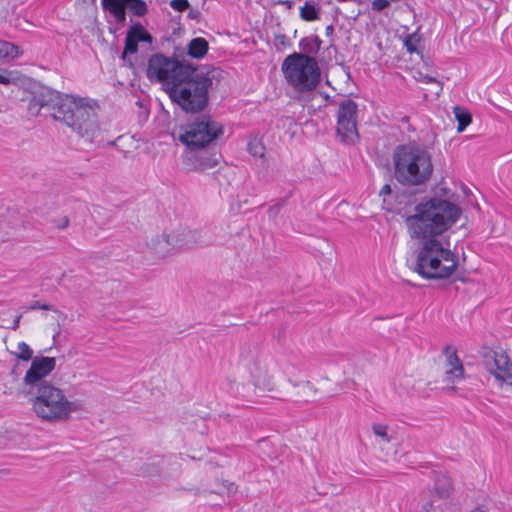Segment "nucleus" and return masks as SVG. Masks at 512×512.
I'll return each mask as SVG.
<instances>
[{
  "mask_svg": "<svg viewBox=\"0 0 512 512\" xmlns=\"http://www.w3.org/2000/svg\"><path fill=\"white\" fill-rule=\"evenodd\" d=\"M456 204L437 197L415 206V213L406 218L411 238L421 242L415 251V261L410 268L427 280L449 278L459 265L458 255L438 236L449 230L461 216Z\"/></svg>",
  "mask_w": 512,
  "mask_h": 512,
  "instance_id": "f257e3e1",
  "label": "nucleus"
},
{
  "mask_svg": "<svg viewBox=\"0 0 512 512\" xmlns=\"http://www.w3.org/2000/svg\"><path fill=\"white\" fill-rule=\"evenodd\" d=\"M222 71L219 68L205 66L201 70L193 65L167 93L171 101L184 112L199 114L209 103V88L213 81H219Z\"/></svg>",
  "mask_w": 512,
  "mask_h": 512,
  "instance_id": "f03ea898",
  "label": "nucleus"
},
{
  "mask_svg": "<svg viewBox=\"0 0 512 512\" xmlns=\"http://www.w3.org/2000/svg\"><path fill=\"white\" fill-rule=\"evenodd\" d=\"M394 178L404 187L426 185L434 166L430 153L416 144H402L393 152Z\"/></svg>",
  "mask_w": 512,
  "mask_h": 512,
  "instance_id": "7ed1b4c3",
  "label": "nucleus"
},
{
  "mask_svg": "<svg viewBox=\"0 0 512 512\" xmlns=\"http://www.w3.org/2000/svg\"><path fill=\"white\" fill-rule=\"evenodd\" d=\"M51 116L70 127L85 141L92 143L99 135L96 112L84 99L57 92Z\"/></svg>",
  "mask_w": 512,
  "mask_h": 512,
  "instance_id": "20e7f679",
  "label": "nucleus"
},
{
  "mask_svg": "<svg viewBox=\"0 0 512 512\" xmlns=\"http://www.w3.org/2000/svg\"><path fill=\"white\" fill-rule=\"evenodd\" d=\"M28 393L33 396L30 400L33 412L43 421H67L77 411L76 402L68 400L64 391L54 384L41 385Z\"/></svg>",
  "mask_w": 512,
  "mask_h": 512,
  "instance_id": "39448f33",
  "label": "nucleus"
},
{
  "mask_svg": "<svg viewBox=\"0 0 512 512\" xmlns=\"http://www.w3.org/2000/svg\"><path fill=\"white\" fill-rule=\"evenodd\" d=\"M282 71L289 85L299 92L314 90L321 77L315 57L305 53L288 55L282 63Z\"/></svg>",
  "mask_w": 512,
  "mask_h": 512,
  "instance_id": "423d86ee",
  "label": "nucleus"
},
{
  "mask_svg": "<svg viewBox=\"0 0 512 512\" xmlns=\"http://www.w3.org/2000/svg\"><path fill=\"white\" fill-rule=\"evenodd\" d=\"M178 139L190 151L204 149L214 143L224 133L222 124L215 121L209 114L194 117L184 126H181Z\"/></svg>",
  "mask_w": 512,
  "mask_h": 512,
  "instance_id": "0eeeda50",
  "label": "nucleus"
},
{
  "mask_svg": "<svg viewBox=\"0 0 512 512\" xmlns=\"http://www.w3.org/2000/svg\"><path fill=\"white\" fill-rule=\"evenodd\" d=\"M193 65L156 53L148 60L146 75L150 81L161 83L164 91L168 93L170 87L176 84L188 71H191Z\"/></svg>",
  "mask_w": 512,
  "mask_h": 512,
  "instance_id": "6e6552de",
  "label": "nucleus"
},
{
  "mask_svg": "<svg viewBox=\"0 0 512 512\" xmlns=\"http://www.w3.org/2000/svg\"><path fill=\"white\" fill-rule=\"evenodd\" d=\"M357 115L358 104L355 101L345 99L339 103L336 137L344 145H354L359 141Z\"/></svg>",
  "mask_w": 512,
  "mask_h": 512,
  "instance_id": "1a4fd4ad",
  "label": "nucleus"
},
{
  "mask_svg": "<svg viewBox=\"0 0 512 512\" xmlns=\"http://www.w3.org/2000/svg\"><path fill=\"white\" fill-rule=\"evenodd\" d=\"M171 231L177 250L203 248L214 244V238L207 230H191L180 225Z\"/></svg>",
  "mask_w": 512,
  "mask_h": 512,
  "instance_id": "9d476101",
  "label": "nucleus"
},
{
  "mask_svg": "<svg viewBox=\"0 0 512 512\" xmlns=\"http://www.w3.org/2000/svg\"><path fill=\"white\" fill-rule=\"evenodd\" d=\"M56 359L54 357L36 356L32 359L31 366L27 370L24 383L29 390L40 387L41 385H49L51 382L45 378L55 369Z\"/></svg>",
  "mask_w": 512,
  "mask_h": 512,
  "instance_id": "9b49d317",
  "label": "nucleus"
},
{
  "mask_svg": "<svg viewBox=\"0 0 512 512\" xmlns=\"http://www.w3.org/2000/svg\"><path fill=\"white\" fill-rule=\"evenodd\" d=\"M484 365L500 384L512 385V362L506 354L489 350L484 354Z\"/></svg>",
  "mask_w": 512,
  "mask_h": 512,
  "instance_id": "f8f14e48",
  "label": "nucleus"
},
{
  "mask_svg": "<svg viewBox=\"0 0 512 512\" xmlns=\"http://www.w3.org/2000/svg\"><path fill=\"white\" fill-rule=\"evenodd\" d=\"M443 353L446 356V381L454 383L464 378V367L457 355L456 348L452 345H446L443 349Z\"/></svg>",
  "mask_w": 512,
  "mask_h": 512,
  "instance_id": "ddd939ff",
  "label": "nucleus"
},
{
  "mask_svg": "<svg viewBox=\"0 0 512 512\" xmlns=\"http://www.w3.org/2000/svg\"><path fill=\"white\" fill-rule=\"evenodd\" d=\"M250 372L254 379L255 386L268 391L273 390V375L265 360L256 358L253 361Z\"/></svg>",
  "mask_w": 512,
  "mask_h": 512,
  "instance_id": "4468645a",
  "label": "nucleus"
},
{
  "mask_svg": "<svg viewBox=\"0 0 512 512\" xmlns=\"http://www.w3.org/2000/svg\"><path fill=\"white\" fill-rule=\"evenodd\" d=\"M147 245L159 258L167 257L177 251L172 231H164L161 235L152 237Z\"/></svg>",
  "mask_w": 512,
  "mask_h": 512,
  "instance_id": "2eb2a0df",
  "label": "nucleus"
},
{
  "mask_svg": "<svg viewBox=\"0 0 512 512\" xmlns=\"http://www.w3.org/2000/svg\"><path fill=\"white\" fill-rule=\"evenodd\" d=\"M432 478L434 480V485L429 490L430 497L442 500L449 499L454 492L450 477L445 472L433 471Z\"/></svg>",
  "mask_w": 512,
  "mask_h": 512,
  "instance_id": "dca6fc26",
  "label": "nucleus"
},
{
  "mask_svg": "<svg viewBox=\"0 0 512 512\" xmlns=\"http://www.w3.org/2000/svg\"><path fill=\"white\" fill-rule=\"evenodd\" d=\"M57 92L47 91L34 95L28 103V111L31 115L37 116L42 109H46L50 114L54 110V99Z\"/></svg>",
  "mask_w": 512,
  "mask_h": 512,
  "instance_id": "f3484780",
  "label": "nucleus"
},
{
  "mask_svg": "<svg viewBox=\"0 0 512 512\" xmlns=\"http://www.w3.org/2000/svg\"><path fill=\"white\" fill-rule=\"evenodd\" d=\"M195 154L192 156L193 167L197 171H206L216 167L221 159V154L213 152L212 154L207 153L204 149H198L194 151Z\"/></svg>",
  "mask_w": 512,
  "mask_h": 512,
  "instance_id": "a211bd4d",
  "label": "nucleus"
},
{
  "mask_svg": "<svg viewBox=\"0 0 512 512\" xmlns=\"http://www.w3.org/2000/svg\"><path fill=\"white\" fill-rule=\"evenodd\" d=\"M289 382L295 388L291 394V399L295 402H309L317 393V389L310 381L292 382L289 380Z\"/></svg>",
  "mask_w": 512,
  "mask_h": 512,
  "instance_id": "6ab92c4d",
  "label": "nucleus"
},
{
  "mask_svg": "<svg viewBox=\"0 0 512 512\" xmlns=\"http://www.w3.org/2000/svg\"><path fill=\"white\" fill-rule=\"evenodd\" d=\"M187 49V53L191 58L202 59L208 52L209 43L202 37H196L189 42Z\"/></svg>",
  "mask_w": 512,
  "mask_h": 512,
  "instance_id": "aec40b11",
  "label": "nucleus"
},
{
  "mask_svg": "<svg viewBox=\"0 0 512 512\" xmlns=\"http://www.w3.org/2000/svg\"><path fill=\"white\" fill-rule=\"evenodd\" d=\"M104 10L109 11L113 17L115 18V21L118 24L123 25L126 21V9L125 1L123 0H115L108 4L107 7H103Z\"/></svg>",
  "mask_w": 512,
  "mask_h": 512,
  "instance_id": "412c9836",
  "label": "nucleus"
},
{
  "mask_svg": "<svg viewBox=\"0 0 512 512\" xmlns=\"http://www.w3.org/2000/svg\"><path fill=\"white\" fill-rule=\"evenodd\" d=\"M321 7L312 1H306L300 8V17L302 20L311 22L320 18Z\"/></svg>",
  "mask_w": 512,
  "mask_h": 512,
  "instance_id": "4be33fe9",
  "label": "nucleus"
},
{
  "mask_svg": "<svg viewBox=\"0 0 512 512\" xmlns=\"http://www.w3.org/2000/svg\"><path fill=\"white\" fill-rule=\"evenodd\" d=\"M322 41L318 36L304 37L299 42L301 50L309 54H317L321 48Z\"/></svg>",
  "mask_w": 512,
  "mask_h": 512,
  "instance_id": "5701e85b",
  "label": "nucleus"
},
{
  "mask_svg": "<svg viewBox=\"0 0 512 512\" xmlns=\"http://www.w3.org/2000/svg\"><path fill=\"white\" fill-rule=\"evenodd\" d=\"M22 54L20 47L14 43L0 40V60L9 58L15 59Z\"/></svg>",
  "mask_w": 512,
  "mask_h": 512,
  "instance_id": "b1692460",
  "label": "nucleus"
},
{
  "mask_svg": "<svg viewBox=\"0 0 512 512\" xmlns=\"http://www.w3.org/2000/svg\"><path fill=\"white\" fill-rule=\"evenodd\" d=\"M453 111L458 123L457 131L462 132L471 123V114L465 108L460 106H455Z\"/></svg>",
  "mask_w": 512,
  "mask_h": 512,
  "instance_id": "393cba45",
  "label": "nucleus"
},
{
  "mask_svg": "<svg viewBox=\"0 0 512 512\" xmlns=\"http://www.w3.org/2000/svg\"><path fill=\"white\" fill-rule=\"evenodd\" d=\"M125 6L137 17H143L148 12V7L144 0H125Z\"/></svg>",
  "mask_w": 512,
  "mask_h": 512,
  "instance_id": "a878e982",
  "label": "nucleus"
},
{
  "mask_svg": "<svg viewBox=\"0 0 512 512\" xmlns=\"http://www.w3.org/2000/svg\"><path fill=\"white\" fill-rule=\"evenodd\" d=\"M138 51V41H136V36L134 31L130 28L126 34L125 38V46L122 53V58L125 59L127 54H134Z\"/></svg>",
  "mask_w": 512,
  "mask_h": 512,
  "instance_id": "bb28decb",
  "label": "nucleus"
},
{
  "mask_svg": "<svg viewBox=\"0 0 512 512\" xmlns=\"http://www.w3.org/2000/svg\"><path fill=\"white\" fill-rule=\"evenodd\" d=\"M131 29L134 31L136 36V41L138 42H152V36L148 33L144 27L140 23H136L131 26Z\"/></svg>",
  "mask_w": 512,
  "mask_h": 512,
  "instance_id": "cd10ccee",
  "label": "nucleus"
},
{
  "mask_svg": "<svg viewBox=\"0 0 512 512\" xmlns=\"http://www.w3.org/2000/svg\"><path fill=\"white\" fill-rule=\"evenodd\" d=\"M421 37L418 33L414 32L408 34L404 38V46L409 53L417 52V44L420 42Z\"/></svg>",
  "mask_w": 512,
  "mask_h": 512,
  "instance_id": "c85d7f7f",
  "label": "nucleus"
},
{
  "mask_svg": "<svg viewBox=\"0 0 512 512\" xmlns=\"http://www.w3.org/2000/svg\"><path fill=\"white\" fill-rule=\"evenodd\" d=\"M247 149L249 153L254 157H263L265 152V147L263 144L257 139H252L248 142Z\"/></svg>",
  "mask_w": 512,
  "mask_h": 512,
  "instance_id": "c756f323",
  "label": "nucleus"
},
{
  "mask_svg": "<svg viewBox=\"0 0 512 512\" xmlns=\"http://www.w3.org/2000/svg\"><path fill=\"white\" fill-rule=\"evenodd\" d=\"M15 355L18 359H21L23 361H29L32 359L33 351L27 343L20 342L18 344V352L15 353Z\"/></svg>",
  "mask_w": 512,
  "mask_h": 512,
  "instance_id": "7c9ffc66",
  "label": "nucleus"
},
{
  "mask_svg": "<svg viewBox=\"0 0 512 512\" xmlns=\"http://www.w3.org/2000/svg\"><path fill=\"white\" fill-rule=\"evenodd\" d=\"M37 309L54 311L55 313H58L60 316H62L64 319L66 318V316L63 313H61L59 310L54 308L52 305L42 304L39 301H34L29 307L26 308V310H37Z\"/></svg>",
  "mask_w": 512,
  "mask_h": 512,
  "instance_id": "2f4dec72",
  "label": "nucleus"
},
{
  "mask_svg": "<svg viewBox=\"0 0 512 512\" xmlns=\"http://www.w3.org/2000/svg\"><path fill=\"white\" fill-rule=\"evenodd\" d=\"M388 427L383 424H373L372 430L376 436L381 437L385 442H389L390 438L387 433Z\"/></svg>",
  "mask_w": 512,
  "mask_h": 512,
  "instance_id": "473e14b6",
  "label": "nucleus"
},
{
  "mask_svg": "<svg viewBox=\"0 0 512 512\" xmlns=\"http://www.w3.org/2000/svg\"><path fill=\"white\" fill-rule=\"evenodd\" d=\"M286 204V199L279 200L276 204L272 205L268 209V215L270 218H276L282 207Z\"/></svg>",
  "mask_w": 512,
  "mask_h": 512,
  "instance_id": "72a5a7b5",
  "label": "nucleus"
},
{
  "mask_svg": "<svg viewBox=\"0 0 512 512\" xmlns=\"http://www.w3.org/2000/svg\"><path fill=\"white\" fill-rule=\"evenodd\" d=\"M170 6L176 11L183 12L189 8L190 4L188 0H172Z\"/></svg>",
  "mask_w": 512,
  "mask_h": 512,
  "instance_id": "f704fd0d",
  "label": "nucleus"
},
{
  "mask_svg": "<svg viewBox=\"0 0 512 512\" xmlns=\"http://www.w3.org/2000/svg\"><path fill=\"white\" fill-rule=\"evenodd\" d=\"M13 72L0 68V84L8 85L13 81Z\"/></svg>",
  "mask_w": 512,
  "mask_h": 512,
  "instance_id": "c9c22d12",
  "label": "nucleus"
},
{
  "mask_svg": "<svg viewBox=\"0 0 512 512\" xmlns=\"http://www.w3.org/2000/svg\"><path fill=\"white\" fill-rule=\"evenodd\" d=\"M432 499L425 500L422 503L421 509L423 512H438V509L434 505V501L436 498L431 497Z\"/></svg>",
  "mask_w": 512,
  "mask_h": 512,
  "instance_id": "e433bc0d",
  "label": "nucleus"
},
{
  "mask_svg": "<svg viewBox=\"0 0 512 512\" xmlns=\"http://www.w3.org/2000/svg\"><path fill=\"white\" fill-rule=\"evenodd\" d=\"M417 80L421 81V82H424V83H437L438 86H439V91L437 92V94H439L442 91V84L440 82H438L436 80V78H434L432 76L424 75L422 73H419V77L417 78Z\"/></svg>",
  "mask_w": 512,
  "mask_h": 512,
  "instance_id": "4c0bfd02",
  "label": "nucleus"
},
{
  "mask_svg": "<svg viewBox=\"0 0 512 512\" xmlns=\"http://www.w3.org/2000/svg\"><path fill=\"white\" fill-rule=\"evenodd\" d=\"M69 218L67 216H63L59 219L54 220V225L58 229H65L69 226Z\"/></svg>",
  "mask_w": 512,
  "mask_h": 512,
  "instance_id": "58836bf2",
  "label": "nucleus"
},
{
  "mask_svg": "<svg viewBox=\"0 0 512 512\" xmlns=\"http://www.w3.org/2000/svg\"><path fill=\"white\" fill-rule=\"evenodd\" d=\"M388 5H389L388 0H374L372 2V9H374L376 11H381V10L385 9Z\"/></svg>",
  "mask_w": 512,
  "mask_h": 512,
  "instance_id": "ea45409f",
  "label": "nucleus"
},
{
  "mask_svg": "<svg viewBox=\"0 0 512 512\" xmlns=\"http://www.w3.org/2000/svg\"><path fill=\"white\" fill-rule=\"evenodd\" d=\"M391 193H392V188H391V186H390L389 184H385V185L381 188V190H380V192H379V195H380V196H386V195H390Z\"/></svg>",
  "mask_w": 512,
  "mask_h": 512,
  "instance_id": "a19ab883",
  "label": "nucleus"
},
{
  "mask_svg": "<svg viewBox=\"0 0 512 512\" xmlns=\"http://www.w3.org/2000/svg\"><path fill=\"white\" fill-rule=\"evenodd\" d=\"M21 317H22V315H18V316L15 317V319L13 321V325L11 326V329H13V330H17L18 329Z\"/></svg>",
  "mask_w": 512,
  "mask_h": 512,
  "instance_id": "79ce46f5",
  "label": "nucleus"
},
{
  "mask_svg": "<svg viewBox=\"0 0 512 512\" xmlns=\"http://www.w3.org/2000/svg\"><path fill=\"white\" fill-rule=\"evenodd\" d=\"M278 3L284 5L287 9H291L293 6V2L290 0H280Z\"/></svg>",
  "mask_w": 512,
  "mask_h": 512,
  "instance_id": "37998d69",
  "label": "nucleus"
},
{
  "mask_svg": "<svg viewBox=\"0 0 512 512\" xmlns=\"http://www.w3.org/2000/svg\"><path fill=\"white\" fill-rule=\"evenodd\" d=\"M325 33L327 36H331L334 33V27L332 24L328 25L325 29Z\"/></svg>",
  "mask_w": 512,
  "mask_h": 512,
  "instance_id": "c03bdc74",
  "label": "nucleus"
},
{
  "mask_svg": "<svg viewBox=\"0 0 512 512\" xmlns=\"http://www.w3.org/2000/svg\"><path fill=\"white\" fill-rule=\"evenodd\" d=\"M199 12L198 11H193L191 10L189 13H188V16L192 19H196L197 16H198Z\"/></svg>",
  "mask_w": 512,
  "mask_h": 512,
  "instance_id": "a18cd8bd",
  "label": "nucleus"
}]
</instances>
